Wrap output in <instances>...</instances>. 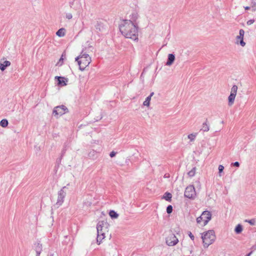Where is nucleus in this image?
Masks as SVG:
<instances>
[{"label": "nucleus", "instance_id": "nucleus-20", "mask_svg": "<svg viewBox=\"0 0 256 256\" xmlns=\"http://www.w3.org/2000/svg\"><path fill=\"white\" fill-rule=\"evenodd\" d=\"M154 92H151L150 95L146 98V100L143 102L144 106H150L151 98L154 95Z\"/></svg>", "mask_w": 256, "mask_h": 256}, {"label": "nucleus", "instance_id": "nucleus-19", "mask_svg": "<svg viewBox=\"0 0 256 256\" xmlns=\"http://www.w3.org/2000/svg\"><path fill=\"white\" fill-rule=\"evenodd\" d=\"M236 96V94H230V95L228 96V106H230L232 104H233L234 100H235Z\"/></svg>", "mask_w": 256, "mask_h": 256}, {"label": "nucleus", "instance_id": "nucleus-30", "mask_svg": "<svg viewBox=\"0 0 256 256\" xmlns=\"http://www.w3.org/2000/svg\"><path fill=\"white\" fill-rule=\"evenodd\" d=\"M196 135H197V133L191 134H188V137L190 140V142H192L194 140Z\"/></svg>", "mask_w": 256, "mask_h": 256}, {"label": "nucleus", "instance_id": "nucleus-3", "mask_svg": "<svg viewBox=\"0 0 256 256\" xmlns=\"http://www.w3.org/2000/svg\"><path fill=\"white\" fill-rule=\"evenodd\" d=\"M136 24H135L132 20H130L122 19L121 20L120 24H119V29L121 33L128 34V30L136 26Z\"/></svg>", "mask_w": 256, "mask_h": 256}, {"label": "nucleus", "instance_id": "nucleus-4", "mask_svg": "<svg viewBox=\"0 0 256 256\" xmlns=\"http://www.w3.org/2000/svg\"><path fill=\"white\" fill-rule=\"evenodd\" d=\"M122 34L126 38H130L134 40H138V26L134 27V28H132V30L131 28L128 30V34L126 33H122Z\"/></svg>", "mask_w": 256, "mask_h": 256}, {"label": "nucleus", "instance_id": "nucleus-15", "mask_svg": "<svg viewBox=\"0 0 256 256\" xmlns=\"http://www.w3.org/2000/svg\"><path fill=\"white\" fill-rule=\"evenodd\" d=\"M108 224L107 222H104V220L102 221H100L97 224L96 226V229H103V230H106L108 228Z\"/></svg>", "mask_w": 256, "mask_h": 256}, {"label": "nucleus", "instance_id": "nucleus-10", "mask_svg": "<svg viewBox=\"0 0 256 256\" xmlns=\"http://www.w3.org/2000/svg\"><path fill=\"white\" fill-rule=\"evenodd\" d=\"M201 215L202 216L204 221V224L202 226H205L207 224L208 222L211 220L212 214L210 212L208 211H204L202 212Z\"/></svg>", "mask_w": 256, "mask_h": 256}, {"label": "nucleus", "instance_id": "nucleus-34", "mask_svg": "<svg viewBox=\"0 0 256 256\" xmlns=\"http://www.w3.org/2000/svg\"><path fill=\"white\" fill-rule=\"evenodd\" d=\"M203 221V218L202 215L196 218V222L198 224H200V222Z\"/></svg>", "mask_w": 256, "mask_h": 256}, {"label": "nucleus", "instance_id": "nucleus-8", "mask_svg": "<svg viewBox=\"0 0 256 256\" xmlns=\"http://www.w3.org/2000/svg\"><path fill=\"white\" fill-rule=\"evenodd\" d=\"M68 112L67 108L64 106H59L55 107L53 110L52 114L56 116H62Z\"/></svg>", "mask_w": 256, "mask_h": 256}, {"label": "nucleus", "instance_id": "nucleus-17", "mask_svg": "<svg viewBox=\"0 0 256 256\" xmlns=\"http://www.w3.org/2000/svg\"><path fill=\"white\" fill-rule=\"evenodd\" d=\"M34 249L38 256H40L42 250V244L40 242H37L34 244Z\"/></svg>", "mask_w": 256, "mask_h": 256}, {"label": "nucleus", "instance_id": "nucleus-5", "mask_svg": "<svg viewBox=\"0 0 256 256\" xmlns=\"http://www.w3.org/2000/svg\"><path fill=\"white\" fill-rule=\"evenodd\" d=\"M122 34L126 38H130L134 40H138V26L134 27V28H132V30L131 28L128 30V34L126 33H122Z\"/></svg>", "mask_w": 256, "mask_h": 256}, {"label": "nucleus", "instance_id": "nucleus-31", "mask_svg": "<svg viewBox=\"0 0 256 256\" xmlns=\"http://www.w3.org/2000/svg\"><path fill=\"white\" fill-rule=\"evenodd\" d=\"M172 206L171 205H168L166 208V212L168 214H170L172 212Z\"/></svg>", "mask_w": 256, "mask_h": 256}, {"label": "nucleus", "instance_id": "nucleus-26", "mask_svg": "<svg viewBox=\"0 0 256 256\" xmlns=\"http://www.w3.org/2000/svg\"><path fill=\"white\" fill-rule=\"evenodd\" d=\"M8 124V120L6 119H2L0 122V126L2 128H6Z\"/></svg>", "mask_w": 256, "mask_h": 256}, {"label": "nucleus", "instance_id": "nucleus-42", "mask_svg": "<svg viewBox=\"0 0 256 256\" xmlns=\"http://www.w3.org/2000/svg\"><path fill=\"white\" fill-rule=\"evenodd\" d=\"M50 256H54V254H51Z\"/></svg>", "mask_w": 256, "mask_h": 256}, {"label": "nucleus", "instance_id": "nucleus-27", "mask_svg": "<svg viewBox=\"0 0 256 256\" xmlns=\"http://www.w3.org/2000/svg\"><path fill=\"white\" fill-rule=\"evenodd\" d=\"M64 58L66 57V54L64 52L62 54V56H61L60 59L59 60V61L56 64V66H62V64H63V61H64Z\"/></svg>", "mask_w": 256, "mask_h": 256}, {"label": "nucleus", "instance_id": "nucleus-22", "mask_svg": "<svg viewBox=\"0 0 256 256\" xmlns=\"http://www.w3.org/2000/svg\"><path fill=\"white\" fill-rule=\"evenodd\" d=\"M172 194L168 192H166L163 196V198L165 199L166 201L171 202Z\"/></svg>", "mask_w": 256, "mask_h": 256}, {"label": "nucleus", "instance_id": "nucleus-9", "mask_svg": "<svg viewBox=\"0 0 256 256\" xmlns=\"http://www.w3.org/2000/svg\"><path fill=\"white\" fill-rule=\"evenodd\" d=\"M178 238L176 236L173 234H170L166 238V243L168 246H174L178 244Z\"/></svg>", "mask_w": 256, "mask_h": 256}, {"label": "nucleus", "instance_id": "nucleus-24", "mask_svg": "<svg viewBox=\"0 0 256 256\" xmlns=\"http://www.w3.org/2000/svg\"><path fill=\"white\" fill-rule=\"evenodd\" d=\"M207 119L206 120V122H204L202 126V128H201V130L204 131V132H208L209 130V125L207 124Z\"/></svg>", "mask_w": 256, "mask_h": 256}, {"label": "nucleus", "instance_id": "nucleus-18", "mask_svg": "<svg viewBox=\"0 0 256 256\" xmlns=\"http://www.w3.org/2000/svg\"><path fill=\"white\" fill-rule=\"evenodd\" d=\"M10 65V62L8 60H5L3 63L0 62V70L4 71L6 68Z\"/></svg>", "mask_w": 256, "mask_h": 256}, {"label": "nucleus", "instance_id": "nucleus-7", "mask_svg": "<svg viewBox=\"0 0 256 256\" xmlns=\"http://www.w3.org/2000/svg\"><path fill=\"white\" fill-rule=\"evenodd\" d=\"M184 195L187 198L194 199L196 196L194 187L192 185L188 186L186 188Z\"/></svg>", "mask_w": 256, "mask_h": 256}, {"label": "nucleus", "instance_id": "nucleus-13", "mask_svg": "<svg viewBox=\"0 0 256 256\" xmlns=\"http://www.w3.org/2000/svg\"><path fill=\"white\" fill-rule=\"evenodd\" d=\"M55 79L58 80V85L60 86H65L67 84L68 79L64 77L56 76Z\"/></svg>", "mask_w": 256, "mask_h": 256}, {"label": "nucleus", "instance_id": "nucleus-29", "mask_svg": "<svg viewBox=\"0 0 256 256\" xmlns=\"http://www.w3.org/2000/svg\"><path fill=\"white\" fill-rule=\"evenodd\" d=\"M237 90L238 86L236 85H234L231 88L230 94H236V95Z\"/></svg>", "mask_w": 256, "mask_h": 256}, {"label": "nucleus", "instance_id": "nucleus-16", "mask_svg": "<svg viewBox=\"0 0 256 256\" xmlns=\"http://www.w3.org/2000/svg\"><path fill=\"white\" fill-rule=\"evenodd\" d=\"M175 60V56L173 54H168V60L166 62V65L168 66H171Z\"/></svg>", "mask_w": 256, "mask_h": 256}, {"label": "nucleus", "instance_id": "nucleus-25", "mask_svg": "<svg viewBox=\"0 0 256 256\" xmlns=\"http://www.w3.org/2000/svg\"><path fill=\"white\" fill-rule=\"evenodd\" d=\"M109 215L112 218H116L118 216V214L114 210L110 211Z\"/></svg>", "mask_w": 256, "mask_h": 256}, {"label": "nucleus", "instance_id": "nucleus-28", "mask_svg": "<svg viewBox=\"0 0 256 256\" xmlns=\"http://www.w3.org/2000/svg\"><path fill=\"white\" fill-rule=\"evenodd\" d=\"M196 167L193 168H192V170H191L190 171H189L188 172V176L190 177L194 176L196 174Z\"/></svg>", "mask_w": 256, "mask_h": 256}, {"label": "nucleus", "instance_id": "nucleus-12", "mask_svg": "<svg viewBox=\"0 0 256 256\" xmlns=\"http://www.w3.org/2000/svg\"><path fill=\"white\" fill-rule=\"evenodd\" d=\"M244 30L242 29H240L239 31V35L236 38L238 42L240 40V44L242 46H244L246 45V42L244 41Z\"/></svg>", "mask_w": 256, "mask_h": 256}, {"label": "nucleus", "instance_id": "nucleus-39", "mask_svg": "<svg viewBox=\"0 0 256 256\" xmlns=\"http://www.w3.org/2000/svg\"><path fill=\"white\" fill-rule=\"evenodd\" d=\"M232 164L234 166H236V167H239V166H240V163L238 162H236L234 163H232Z\"/></svg>", "mask_w": 256, "mask_h": 256}, {"label": "nucleus", "instance_id": "nucleus-6", "mask_svg": "<svg viewBox=\"0 0 256 256\" xmlns=\"http://www.w3.org/2000/svg\"><path fill=\"white\" fill-rule=\"evenodd\" d=\"M66 188V186H64L58 192L57 202L56 204V205L58 208L62 206L64 202V199L66 194V191L65 190Z\"/></svg>", "mask_w": 256, "mask_h": 256}, {"label": "nucleus", "instance_id": "nucleus-36", "mask_svg": "<svg viewBox=\"0 0 256 256\" xmlns=\"http://www.w3.org/2000/svg\"><path fill=\"white\" fill-rule=\"evenodd\" d=\"M188 235L190 236V238H191L192 240H194V236L190 232H188Z\"/></svg>", "mask_w": 256, "mask_h": 256}, {"label": "nucleus", "instance_id": "nucleus-33", "mask_svg": "<svg viewBox=\"0 0 256 256\" xmlns=\"http://www.w3.org/2000/svg\"><path fill=\"white\" fill-rule=\"evenodd\" d=\"M95 27L96 30H98L99 31L101 30V28L102 27L101 24L97 22L96 24L95 25Z\"/></svg>", "mask_w": 256, "mask_h": 256}, {"label": "nucleus", "instance_id": "nucleus-35", "mask_svg": "<svg viewBox=\"0 0 256 256\" xmlns=\"http://www.w3.org/2000/svg\"><path fill=\"white\" fill-rule=\"evenodd\" d=\"M224 170V166H223L220 165L218 166V172L220 174Z\"/></svg>", "mask_w": 256, "mask_h": 256}, {"label": "nucleus", "instance_id": "nucleus-23", "mask_svg": "<svg viewBox=\"0 0 256 256\" xmlns=\"http://www.w3.org/2000/svg\"><path fill=\"white\" fill-rule=\"evenodd\" d=\"M242 226L240 224H238L234 228V232L236 234H240L242 231Z\"/></svg>", "mask_w": 256, "mask_h": 256}, {"label": "nucleus", "instance_id": "nucleus-14", "mask_svg": "<svg viewBox=\"0 0 256 256\" xmlns=\"http://www.w3.org/2000/svg\"><path fill=\"white\" fill-rule=\"evenodd\" d=\"M245 10H256V0H250V6L244 7Z\"/></svg>", "mask_w": 256, "mask_h": 256}, {"label": "nucleus", "instance_id": "nucleus-11", "mask_svg": "<svg viewBox=\"0 0 256 256\" xmlns=\"http://www.w3.org/2000/svg\"><path fill=\"white\" fill-rule=\"evenodd\" d=\"M106 230L98 229L97 230V243L98 244H100L101 241L105 238L104 232Z\"/></svg>", "mask_w": 256, "mask_h": 256}, {"label": "nucleus", "instance_id": "nucleus-37", "mask_svg": "<svg viewBox=\"0 0 256 256\" xmlns=\"http://www.w3.org/2000/svg\"><path fill=\"white\" fill-rule=\"evenodd\" d=\"M254 22V19L250 20L247 22L248 25H250L252 24Z\"/></svg>", "mask_w": 256, "mask_h": 256}, {"label": "nucleus", "instance_id": "nucleus-44", "mask_svg": "<svg viewBox=\"0 0 256 256\" xmlns=\"http://www.w3.org/2000/svg\"><path fill=\"white\" fill-rule=\"evenodd\" d=\"M36 256H38V255H36Z\"/></svg>", "mask_w": 256, "mask_h": 256}, {"label": "nucleus", "instance_id": "nucleus-21", "mask_svg": "<svg viewBox=\"0 0 256 256\" xmlns=\"http://www.w3.org/2000/svg\"><path fill=\"white\" fill-rule=\"evenodd\" d=\"M66 30L64 28H60L56 32L57 36L62 37L65 35Z\"/></svg>", "mask_w": 256, "mask_h": 256}, {"label": "nucleus", "instance_id": "nucleus-2", "mask_svg": "<svg viewBox=\"0 0 256 256\" xmlns=\"http://www.w3.org/2000/svg\"><path fill=\"white\" fill-rule=\"evenodd\" d=\"M202 238L204 248H208L212 244L216 239L214 232L213 230H209L202 234Z\"/></svg>", "mask_w": 256, "mask_h": 256}, {"label": "nucleus", "instance_id": "nucleus-43", "mask_svg": "<svg viewBox=\"0 0 256 256\" xmlns=\"http://www.w3.org/2000/svg\"><path fill=\"white\" fill-rule=\"evenodd\" d=\"M61 160V158L60 159V160H58V162H60Z\"/></svg>", "mask_w": 256, "mask_h": 256}, {"label": "nucleus", "instance_id": "nucleus-32", "mask_svg": "<svg viewBox=\"0 0 256 256\" xmlns=\"http://www.w3.org/2000/svg\"><path fill=\"white\" fill-rule=\"evenodd\" d=\"M246 222H248L250 225L254 226L255 224L256 220L254 219H252L250 220H246Z\"/></svg>", "mask_w": 256, "mask_h": 256}, {"label": "nucleus", "instance_id": "nucleus-38", "mask_svg": "<svg viewBox=\"0 0 256 256\" xmlns=\"http://www.w3.org/2000/svg\"><path fill=\"white\" fill-rule=\"evenodd\" d=\"M116 154V152L114 151H112V152L110 154V156L111 157V158H113L114 157Z\"/></svg>", "mask_w": 256, "mask_h": 256}, {"label": "nucleus", "instance_id": "nucleus-41", "mask_svg": "<svg viewBox=\"0 0 256 256\" xmlns=\"http://www.w3.org/2000/svg\"><path fill=\"white\" fill-rule=\"evenodd\" d=\"M68 18V20H70L72 18V17H67Z\"/></svg>", "mask_w": 256, "mask_h": 256}, {"label": "nucleus", "instance_id": "nucleus-1", "mask_svg": "<svg viewBox=\"0 0 256 256\" xmlns=\"http://www.w3.org/2000/svg\"><path fill=\"white\" fill-rule=\"evenodd\" d=\"M75 60L78 62L79 69L82 71L84 70L92 61L90 56L84 52V51H82L80 54L75 58Z\"/></svg>", "mask_w": 256, "mask_h": 256}, {"label": "nucleus", "instance_id": "nucleus-40", "mask_svg": "<svg viewBox=\"0 0 256 256\" xmlns=\"http://www.w3.org/2000/svg\"><path fill=\"white\" fill-rule=\"evenodd\" d=\"M252 252H250V253H248L246 256H250Z\"/></svg>", "mask_w": 256, "mask_h": 256}]
</instances>
